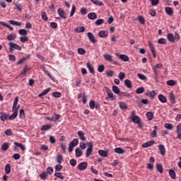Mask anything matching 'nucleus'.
<instances>
[{"instance_id": "f257e3e1", "label": "nucleus", "mask_w": 181, "mask_h": 181, "mask_svg": "<svg viewBox=\"0 0 181 181\" xmlns=\"http://www.w3.org/2000/svg\"><path fill=\"white\" fill-rule=\"evenodd\" d=\"M9 52L10 53H13L14 50H22V47L19 45H18L16 43L14 42H9Z\"/></svg>"}, {"instance_id": "f03ea898", "label": "nucleus", "mask_w": 181, "mask_h": 181, "mask_svg": "<svg viewBox=\"0 0 181 181\" xmlns=\"http://www.w3.org/2000/svg\"><path fill=\"white\" fill-rule=\"evenodd\" d=\"M87 145L88 147L86 150V157L88 158V156H90L93 153V141L88 142Z\"/></svg>"}, {"instance_id": "7ed1b4c3", "label": "nucleus", "mask_w": 181, "mask_h": 181, "mask_svg": "<svg viewBox=\"0 0 181 181\" xmlns=\"http://www.w3.org/2000/svg\"><path fill=\"white\" fill-rule=\"evenodd\" d=\"M87 36L90 40V42H91V43H97V40L95 39V36H94V34H93V33H87Z\"/></svg>"}, {"instance_id": "20e7f679", "label": "nucleus", "mask_w": 181, "mask_h": 181, "mask_svg": "<svg viewBox=\"0 0 181 181\" xmlns=\"http://www.w3.org/2000/svg\"><path fill=\"white\" fill-rule=\"evenodd\" d=\"M87 166H88L87 162H82L78 165V169L79 170H86L87 169Z\"/></svg>"}, {"instance_id": "39448f33", "label": "nucleus", "mask_w": 181, "mask_h": 181, "mask_svg": "<svg viewBox=\"0 0 181 181\" xmlns=\"http://www.w3.org/2000/svg\"><path fill=\"white\" fill-rule=\"evenodd\" d=\"M148 46L150 47V50H151L154 59L156 58V52H155V47H153V44L151 41H148Z\"/></svg>"}, {"instance_id": "423d86ee", "label": "nucleus", "mask_w": 181, "mask_h": 181, "mask_svg": "<svg viewBox=\"0 0 181 181\" xmlns=\"http://www.w3.org/2000/svg\"><path fill=\"white\" fill-rule=\"evenodd\" d=\"M152 70L154 74V79L156 81V83L159 82V71H158V69L152 67Z\"/></svg>"}, {"instance_id": "0eeeda50", "label": "nucleus", "mask_w": 181, "mask_h": 181, "mask_svg": "<svg viewBox=\"0 0 181 181\" xmlns=\"http://www.w3.org/2000/svg\"><path fill=\"white\" fill-rule=\"evenodd\" d=\"M158 150L160 151V155H162V156H165L166 154V149L165 148V146H163V144H160L158 146Z\"/></svg>"}, {"instance_id": "6e6552de", "label": "nucleus", "mask_w": 181, "mask_h": 181, "mask_svg": "<svg viewBox=\"0 0 181 181\" xmlns=\"http://www.w3.org/2000/svg\"><path fill=\"white\" fill-rule=\"evenodd\" d=\"M8 118H9V115H8L5 112L0 113L1 121H3L4 122H5V121H6V119H8Z\"/></svg>"}, {"instance_id": "1a4fd4ad", "label": "nucleus", "mask_w": 181, "mask_h": 181, "mask_svg": "<svg viewBox=\"0 0 181 181\" xmlns=\"http://www.w3.org/2000/svg\"><path fill=\"white\" fill-rule=\"evenodd\" d=\"M58 13L61 18L63 19H67V16L66 15V12L64 11L63 9L59 8L58 9Z\"/></svg>"}, {"instance_id": "9d476101", "label": "nucleus", "mask_w": 181, "mask_h": 181, "mask_svg": "<svg viewBox=\"0 0 181 181\" xmlns=\"http://www.w3.org/2000/svg\"><path fill=\"white\" fill-rule=\"evenodd\" d=\"M78 136L79 137V139H81V141H86V139H87V137H86V134L83 131H78Z\"/></svg>"}, {"instance_id": "9b49d317", "label": "nucleus", "mask_w": 181, "mask_h": 181, "mask_svg": "<svg viewBox=\"0 0 181 181\" xmlns=\"http://www.w3.org/2000/svg\"><path fill=\"white\" fill-rule=\"evenodd\" d=\"M103 57L107 62H109L110 63H112L114 62V59H112V57L110 54H105L103 55Z\"/></svg>"}, {"instance_id": "f8f14e48", "label": "nucleus", "mask_w": 181, "mask_h": 181, "mask_svg": "<svg viewBox=\"0 0 181 181\" xmlns=\"http://www.w3.org/2000/svg\"><path fill=\"white\" fill-rule=\"evenodd\" d=\"M86 67L88 69L91 74H94V73H95V71L94 70V66L90 62H88L86 64Z\"/></svg>"}, {"instance_id": "ddd939ff", "label": "nucleus", "mask_w": 181, "mask_h": 181, "mask_svg": "<svg viewBox=\"0 0 181 181\" xmlns=\"http://www.w3.org/2000/svg\"><path fill=\"white\" fill-rule=\"evenodd\" d=\"M107 95H108V97L106 98V100L107 101L110 100H110H112V101H114V100H115V97L114 96V93H112L111 92V90H107Z\"/></svg>"}, {"instance_id": "4468645a", "label": "nucleus", "mask_w": 181, "mask_h": 181, "mask_svg": "<svg viewBox=\"0 0 181 181\" xmlns=\"http://www.w3.org/2000/svg\"><path fill=\"white\" fill-rule=\"evenodd\" d=\"M114 151L116 153H119V155H124V153H125V150L122 149L121 147H117Z\"/></svg>"}, {"instance_id": "2eb2a0df", "label": "nucleus", "mask_w": 181, "mask_h": 181, "mask_svg": "<svg viewBox=\"0 0 181 181\" xmlns=\"http://www.w3.org/2000/svg\"><path fill=\"white\" fill-rule=\"evenodd\" d=\"M155 144V141L154 140H151V141H149L146 143H144L143 145H142V147L143 148H149V146H152V145H153Z\"/></svg>"}, {"instance_id": "dca6fc26", "label": "nucleus", "mask_w": 181, "mask_h": 181, "mask_svg": "<svg viewBox=\"0 0 181 181\" xmlns=\"http://www.w3.org/2000/svg\"><path fill=\"white\" fill-rule=\"evenodd\" d=\"M170 100L171 101L172 104H176V98L173 92H170L169 95Z\"/></svg>"}, {"instance_id": "f3484780", "label": "nucleus", "mask_w": 181, "mask_h": 181, "mask_svg": "<svg viewBox=\"0 0 181 181\" xmlns=\"http://www.w3.org/2000/svg\"><path fill=\"white\" fill-rule=\"evenodd\" d=\"M88 19H90V21H94V19H97V13L94 12L89 13L88 14Z\"/></svg>"}, {"instance_id": "a211bd4d", "label": "nucleus", "mask_w": 181, "mask_h": 181, "mask_svg": "<svg viewBox=\"0 0 181 181\" xmlns=\"http://www.w3.org/2000/svg\"><path fill=\"white\" fill-rule=\"evenodd\" d=\"M100 37H107L108 36V31L107 30H100L98 33Z\"/></svg>"}, {"instance_id": "6ab92c4d", "label": "nucleus", "mask_w": 181, "mask_h": 181, "mask_svg": "<svg viewBox=\"0 0 181 181\" xmlns=\"http://www.w3.org/2000/svg\"><path fill=\"white\" fill-rule=\"evenodd\" d=\"M86 30V28L84 26L78 27L74 29V32L76 33H81V32H84Z\"/></svg>"}, {"instance_id": "aec40b11", "label": "nucleus", "mask_w": 181, "mask_h": 181, "mask_svg": "<svg viewBox=\"0 0 181 181\" xmlns=\"http://www.w3.org/2000/svg\"><path fill=\"white\" fill-rule=\"evenodd\" d=\"M165 11L167 15H169L170 16H172V15H173V9H172L171 7H165Z\"/></svg>"}, {"instance_id": "412c9836", "label": "nucleus", "mask_w": 181, "mask_h": 181, "mask_svg": "<svg viewBox=\"0 0 181 181\" xmlns=\"http://www.w3.org/2000/svg\"><path fill=\"white\" fill-rule=\"evenodd\" d=\"M167 39L169 42H171L172 43H175V37L172 33H168L167 35Z\"/></svg>"}, {"instance_id": "4be33fe9", "label": "nucleus", "mask_w": 181, "mask_h": 181, "mask_svg": "<svg viewBox=\"0 0 181 181\" xmlns=\"http://www.w3.org/2000/svg\"><path fill=\"white\" fill-rule=\"evenodd\" d=\"M9 23L11 25H13V26H21L22 25V23H21L19 21H13V20H10Z\"/></svg>"}, {"instance_id": "5701e85b", "label": "nucleus", "mask_w": 181, "mask_h": 181, "mask_svg": "<svg viewBox=\"0 0 181 181\" xmlns=\"http://www.w3.org/2000/svg\"><path fill=\"white\" fill-rule=\"evenodd\" d=\"M119 59H120V60H123V62H129V57H128L127 55L125 54H120L118 57Z\"/></svg>"}, {"instance_id": "b1692460", "label": "nucleus", "mask_w": 181, "mask_h": 181, "mask_svg": "<svg viewBox=\"0 0 181 181\" xmlns=\"http://www.w3.org/2000/svg\"><path fill=\"white\" fill-rule=\"evenodd\" d=\"M98 153L103 158H107L108 156V153L104 150H99Z\"/></svg>"}, {"instance_id": "393cba45", "label": "nucleus", "mask_w": 181, "mask_h": 181, "mask_svg": "<svg viewBox=\"0 0 181 181\" xmlns=\"http://www.w3.org/2000/svg\"><path fill=\"white\" fill-rule=\"evenodd\" d=\"M44 73H45V74H47V76L49 77V78L52 81H56V78L52 76V74H50V72L46 69L43 70Z\"/></svg>"}, {"instance_id": "a878e982", "label": "nucleus", "mask_w": 181, "mask_h": 181, "mask_svg": "<svg viewBox=\"0 0 181 181\" xmlns=\"http://www.w3.org/2000/svg\"><path fill=\"white\" fill-rule=\"evenodd\" d=\"M49 175L46 172H43L41 174H40V177L41 180H46L48 177Z\"/></svg>"}, {"instance_id": "bb28decb", "label": "nucleus", "mask_w": 181, "mask_h": 181, "mask_svg": "<svg viewBox=\"0 0 181 181\" xmlns=\"http://www.w3.org/2000/svg\"><path fill=\"white\" fill-rule=\"evenodd\" d=\"M132 121L134 124H141V117H139V116H134L132 117Z\"/></svg>"}, {"instance_id": "cd10ccee", "label": "nucleus", "mask_w": 181, "mask_h": 181, "mask_svg": "<svg viewBox=\"0 0 181 181\" xmlns=\"http://www.w3.org/2000/svg\"><path fill=\"white\" fill-rule=\"evenodd\" d=\"M50 90H52L51 88H47L44 91H42L41 93L38 95V97H43V95H46L47 93H50Z\"/></svg>"}, {"instance_id": "c85d7f7f", "label": "nucleus", "mask_w": 181, "mask_h": 181, "mask_svg": "<svg viewBox=\"0 0 181 181\" xmlns=\"http://www.w3.org/2000/svg\"><path fill=\"white\" fill-rule=\"evenodd\" d=\"M146 117L147 119H148V121H152V119H153V112H148L146 114Z\"/></svg>"}, {"instance_id": "c756f323", "label": "nucleus", "mask_w": 181, "mask_h": 181, "mask_svg": "<svg viewBox=\"0 0 181 181\" xmlns=\"http://www.w3.org/2000/svg\"><path fill=\"white\" fill-rule=\"evenodd\" d=\"M119 97H127V98H131V94L128 92H120L119 94Z\"/></svg>"}, {"instance_id": "7c9ffc66", "label": "nucleus", "mask_w": 181, "mask_h": 181, "mask_svg": "<svg viewBox=\"0 0 181 181\" xmlns=\"http://www.w3.org/2000/svg\"><path fill=\"white\" fill-rule=\"evenodd\" d=\"M52 129V124H45L41 127V131H49Z\"/></svg>"}, {"instance_id": "2f4dec72", "label": "nucleus", "mask_w": 181, "mask_h": 181, "mask_svg": "<svg viewBox=\"0 0 181 181\" xmlns=\"http://www.w3.org/2000/svg\"><path fill=\"white\" fill-rule=\"evenodd\" d=\"M158 100H159V101H160V103H168V99L163 95H159Z\"/></svg>"}, {"instance_id": "473e14b6", "label": "nucleus", "mask_w": 181, "mask_h": 181, "mask_svg": "<svg viewBox=\"0 0 181 181\" xmlns=\"http://www.w3.org/2000/svg\"><path fill=\"white\" fill-rule=\"evenodd\" d=\"M75 153H76V156H77V158H80V156L83 155V151H81V149H80L79 148H76Z\"/></svg>"}, {"instance_id": "72a5a7b5", "label": "nucleus", "mask_w": 181, "mask_h": 181, "mask_svg": "<svg viewBox=\"0 0 181 181\" xmlns=\"http://www.w3.org/2000/svg\"><path fill=\"white\" fill-rule=\"evenodd\" d=\"M0 25H2L3 26L8 28V29H9L10 30H13V27L11 26L9 24H6V23L4 21H1Z\"/></svg>"}, {"instance_id": "f704fd0d", "label": "nucleus", "mask_w": 181, "mask_h": 181, "mask_svg": "<svg viewBox=\"0 0 181 181\" xmlns=\"http://www.w3.org/2000/svg\"><path fill=\"white\" fill-rule=\"evenodd\" d=\"M169 175L170 176L171 179H176V173L173 170H169Z\"/></svg>"}, {"instance_id": "c9c22d12", "label": "nucleus", "mask_w": 181, "mask_h": 181, "mask_svg": "<svg viewBox=\"0 0 181 181\" xmlns=\"http://www.w3.org/2000/svg\"><path fill=\"white\" fill-rule=\"evenodd\" d=\"M119 108H121V110H127L128 108V106H127V103H125L124 102H119Z\"/></svg>"}, {"instance_id": "e433bc0d", "label": "nucleus", "mask_w": 181, "mask_h": 181, "mask_svg": "<svg viewBox=\"0 0 181 181\" xmlns=\"http://www.w3.org/2000/svg\"><path fill=\"white\" fill-rule=\"evenodd\" d=\"M124 84L127 88H132V83L129 79L124 81Z\"/></svg>"}, {"instance_id": "4c0bfd02", "label": "nucleus", "mask_w": 181, "mask_h": 181, "mask_svg": "<svg viewBox=\"0 0 181 181\" xmlns=\"http://www.w3.org/2000/svg\"><path fill=\"white\" fill-rule=\"evenodd\" d=\"M1 149L4 152H6V150L9 149V144L8 143H4L3 145L1 146Z\"/></svg>"}, {"instance_id": "58836bf2", "label": "nucleus", "mask_w": 181, "mask_h": 181, "mask_svg": "<svg viewBox=\"0 0 181 181\" xmlns=\"http://www.w3.org/2000/svg\"><path fill=\"white\" fill-rule=\"evenodd\" d=\"M16 39V34H11L7 36V40L12 41Z\"/></svg>"}, {"instance_id": "ea45409f", "label": "nucleus", "mask_w": 181, "mask_h": 181, "mask_svg": "<svg viewBox=\"0 0 181 181\" xmlns=\"http://www.w3.org/2000/svg\"><path fill=\"white\" fill-rule=\"evenodd\" d=\"M69 144L72 145L74 148H76V146L78 145V139H74Z\"/></svg>"}, {"instance_id": "a19ab883", "label": "nucleus", "mask_w": 181, "mask_h": 181, "mask_svg": "<svg viewBox=\"0 0 181 181\" xmlns=\"http://www.w3.org/2000/svg\"><path fill=\"white\" fill-rule=\"evenodd\" d=\"M93 4L95 5H99V6H103L104 5V3L103 1H98V0H90Z\"/></svg>"}, {"instance_id": "79ce46f5", "label": "nucleus", "mask_w": 181, "mask_h": 181, "mask_svg": "<svg viewBox=\"0 0 181 181\" xmlns=\"http://www.w3.org/2000/svg\"><path fill=\"white\" fill-rule=\"evenodd\" d=\"M5 172L6 175H9L11 173V164H6L5 166Z\"/></svg>"}, {"instance_id": "37998d69", "label": "nucleus", "mask_w": 181, "mask_h": 181, "mask_svg": "<svg viewBox=\"0 0 181 181\" xmlns=\"http://www.w3.org/2000/svg\"><path fill=\"white\" fill-rule=\"evenodd\" d=\"M18 33L21 36H26V35H28V30H26L25 29H21L18 30Z\"/></svg>"}, {"instance_id": "c03bdc74", "label": "nucleus", "mask_w": 181, "mask_h": 181, "mask_svg": "<svg viewBox=\"0 0 181 181\" xmlns=\"http://www.w3.org/2000/svg\"><path fill=\"white\" fill-rule=\"evenodd\" d=\"M13 112V113L11 116H8V119H10V121L15 119V118H16V117H18L17 112Z\"/></svg>"}, {"instance_id": "a18cd8bd", "label": "nucleus", "mask_w": 181, "mask_h": 181, "mask_svg": "<svg viewBox=\"0 0 181 181\" xmlns=\"http://www.w3.org/2000/svg\"><path fill=\"white\" fill-rule=\"evenodd\" d=\"M153 128H154L155 130H153V131L151 132V136H152L153 138H156V136H158V134H157V132H156V129H158V127L154 126Z\"/></svg>"}, {"instance_id": "49530a36", "label": "nucleus", "mask_w": 181, "mask_h": 181, "mask_svg": "<svg viewBox=\"0 0 181 181\" xmlns=\"http://www.w3.org/2000/svg\"><path fill=\"white\" fill-rule=\"evenodd\" d=\"M104 23V19L103 18H99L95 22V25L96 26H100V25H103Z\"/></svg>"}, {"instance_id": "de8ad7c7", "label": "nucleus", "mask_w": 181, "mask_h": 181, "mask_svg": "<svg viewBox=\"0 0 181 181\" xmlns=\"http://www.w3.org/2000/svg\"><path fill=\"white\" fill-rule=\"evenodd\" d=\"M19 118L21 119H25V110L23 109L20 110Z\"/></svg>"}, {"instance_id": "09e8293b", "label": "nucleus", "mask_w": 181, "mask_h": 181, "mask_svg": "<svg viewBox=\"0 0 181 181\" xmlns=\"http://www.w3.org/2000/svg\"><path fill=\"white\" fill-rule=\"evenodd\" d=\"M41 16L42 19H43V21H45V22H47V21L49 20V18L47 17V13H46V12L41 13Z\"/></svg>"}, {"instance_id": "8fccbe9b", "label": "nucleus", "mask_w": 181, "mask_h": 181, "mask_svg": "<svg viewBox=\"0 0 181 181\" xmlns=\"http://www.w3.org/2000/svg\"><path fill=\"white\" fill-rule=\"evenodd\" d=\"M136 94H142L143 93H145V88L144 87L138 88L136 90Z\"/></svg>"}, {"instance_id": "3c124183", "label": "nucleus", "mask_w": 181, "mask_h": 181, "mask_svg": "<svg viewBox=\"0 0 181 181\" xmlns=\"http://www.w3.org/2000/svg\"><path fill=\"white\" fill-rule=\"evenodd\" d=\"M62 116H60V115H57V114H55L52 116V119L54 121V122H57V121H59V119H60V117Z\"/></svg>"}, {"instance_id": "603ef678", "label": "nucleus", "mask_w": 181, "mask_h": 181, "mask_svg": "<svg viewBox=\"0 0 181 181\" xmlns=\"http://www.w3.org/2000/svg\"><path fill=\"white\" fill-rule=\"evenodd\" d=\"M112 91H114L115 94H119V95L121 93V91L119 90V88H118V86H114L112 87Z\"/></svg>"}, {"instance_id": "864d4df0", "label": "nucleus", "mask_w": 181, "mask_h": 181, "mask_svg": "<svg viewBox=\"0 0 181 181\" xmlns=\"http://www.w3.org/2000/svg\"><path fill=\"white\" fill-rule=\"evenodd\" d=\"M156 168L160 173H163V166L161 164H157Z\"/></svg>"}, {"instance_id": "5fc2aeb1", "label": "nucleus", "mask_w": 181, "mask_h": 181, "mask_svg": "<svg viewBox=\"0 0 181 181\" xmlns=\"http://www.w3.org/2000/svg\"><path fill=\"white\" fill-rule=\"evenodd\" d=\"M167 86H170L171 87H173V86H176V81H175L174 80L168 81Z\"/></svg>"}, {"instance_id": "6e6d98bb", "label": "nucleus", "mask_w": 181, "mask_h": 181, "mask_svg": "<svg viewBox=\"0 0 181 181\" xmlns=\"http://www.w3.org/2000/svg\"><path fill=\"white\" fill-rule=\"evenodd\" d=\"M137 76L139 77V78H140V80H143V81H146L147 80V78L145 76V75L142 74H138Z\"/></svg>"}, {"instance_id": "4d7b16f0", "label": "nucleus", "mask_w": 181, "mask_h": 181, "mask_svg": "<svg viewBox=\"0 0 181 181\" xmlns=\"http://www.w3.org/2000/svg\"><path fill=\"white\" fill-rule=\"evenodd\" d=\"M14 144L16 145V146H18V148L22 149V151H25V146H23V144L18 142H15Z\"/></svg>"}, {"instance_id": "13d9d810", "label": "nucleus", "mask_w": 181, "mask_h": 181, "mask_svg": "<svg viewBox=\"0 0 181 181\" xmlns=\"http://www.w3.org/2000/svg\"><path fill=\"white\" fill-rule=\"evenodd\" d=\"M28 70H29V69L28 68V66H25L24 69L22 70V71L21 72L20 75L26 76V71H28Z\"/></svg>"}, {"instance_id": "bf43d9fd", "label": "nucleus", "mask_w": 181, "mask_h": 181, "mask_svg": "<svg viewBox=\"0 0 181 181\" xmlns=\"http://www.w3.org/2000/svg\"><path fill=\"white\" fill-rule=\"evenodd\" d=\"M20 40L21 43H25L28 42V40H29V37H28L27 36L21 37Z\"/></svg>"}, {"instance_id": "052dcab7", "label": "nucleus", "mask_w": 181, "mask_h": 181, "mask_svg": "<svg viewBox=\"0 0 181 181\" xmlns=\"http://www.w3.org/2000/svg\"><path fill=\"white\" fill-rule=\"evenodd\" d=\"M52 95L55 98H60L62 97V93L60 92H54Z\"/></svg>"}, {"instance_id": "680f3d73", "label": "nucleus", "mask_w": 181, "mask_h": 181, "mask_svg": "<svg viewBox=\"0 0 181 181\" xmlns=\"http://www.w3.org/2000/svg\"><path fill=\"white\" fill-rule=\"evenodd\" d=\"M164 127L167 129H170V130L173 129V125L172 124H170V123H165Z\"/></svg>"}, {"instance_id": "e2e57ef3", "label": "nucleus", "mask_w": 181, "mask_h": 181, "mask_svg": "<svg viewBox=\"0 0 181 181\" xmlns=\"http://www.w3.org/2000/svg\"><path fill=\"white\" fill-rule=\"evenodd\" d=\"M158 43L159 45H166V39H165V38H160L158 40Z\"/></svg>"}, {"instance_id": "0e129e2a", "label": "nucleus", "mask_w": 181, "mask_h": 181, "mask_svg": "<svg viewBox=\"0 0 181 181\" xmlns=\"http://www.w3.org/2000/svg\"><path fill=\"white\" fill-rule=\"evenodd\" d=\"M174 40L175 42H179V40H180V35L179 33H175Z\"/></svg>"}, {"instance_id": "69168bd1", "label": "nucleus", "mask_w": 181, "mask_h": 181, "mask_svg": "<svg viewBox=\"0 0 181 181\" xmlns=\"http://www.w3.org/2000/svg\"><path fill=\"white\" fill-rule=\"evenodd\" d=\"M64 160L63 159V156L59 155L57 158V162L58 163H62Z\"/></svg>"}, {"instance_id": "338daca9", "label": "nucleus", "mask_w": 181, "mask_h": 181, "mask_svg": "<svg viewBox=\"0 0 181 181\" xmlns=\"http://www.w3.org/2000/svg\"><path fill=\"white\" fill-rule=\"evenodd\" d=\"M119 80H121V81H122V80H124V78H125V73L119 72Z\"/></svg>"}, {"instance_id": "774afa93", "label": "nucleus", "mask_w": 181, "mask_h": 181, "mask_svg": "<svg viewBox=\"0 0 181 181\" xmlns=\"http://www.w3.org/2000/svg\"><path fill=\"white\" fill-rule=\"evenodd\" d=\"M78 54H81V55L86 54V49H84V48H79L78 49Z\"/></svg>"}]
</instances>
